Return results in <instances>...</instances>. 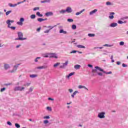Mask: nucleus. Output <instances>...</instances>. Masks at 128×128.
I'll use <instances>...</instances> for the list:
<instances>
[{"instance_id":"1","label":"nucleus","mask_w":128,"mask_h":128,"mask_svg":"<svg viewBox=\"0 0 128 128\" xmlns=\"http://www.w3.org/2000/svg\"><path fill=\"white\" fill-rule=\"evenodd\" d=\"M6 22L8 25V28H10V30H16L15 26H12V22H14V20H6Z\"/></svg>"},{"instance_id":"2","label":"nucleus","mask_w":128,"mask_h":128,"mask_svg":"<svg viewBox=\"0 0 128 128\" xmlns=\"http://www.w3.org/2000/svg\"><path fill=\"white\" fill-rule=\"evenodd\" d=\"M18 40H26V38H23L24 34L22 32H18Z\"/></svg>"},{"instance_id":"3","label":"nucleus","mask_w":128,"mask_h":128,"mask_svg":"<svg viewBox=\"0 0 128 128\" xmlns=\"http://www.w3.org/2000/svg\"><path fill=\"white\" fill-rule=\"evenodd\" d=\"M24 90V87L16 86L14 88V92H17L18 90L22 92Z\"/></svg>"},{"instance_id":"4","label":"nucleus","mask_w":128,"mask_h":128,"mask_svg":"<svg viewBox=\"0 0 128 128\" xmlns=\"http://www.w3.org/2000/svg\"><path fill=\"white\" fill-rule=\"evenodd\" d=\"M104 114H106V112H100L98 114V118H106Z\"/></svg>"},{"instance_id":"5","label":"nucleus","mask_w":128,"mask_h":128,"mask_svg":"<svg viewBox=\"0 0 128 128\" xmlns=\"http://www.w3.org/2000/svg\"><path fill=\"white\" fill-rule=\"evenodd\" d=\"M24 22V19L22 18H20V22H17V24H18L19 26H22L23 22Z\"/></svg>"},{"instance_id":"6","label":"nucleus","mask_w":128,"mask_h":128,"mask_svg":"<svg viewBox=\"0 0 128 128\" xmlns=\"http://www.w3.org/2000/svg\"><path fill=\"white\" fill-rule=\"evenodd\" d=\"M49 58H58L56 54L54 53H50Z\"/></svg>"},{"instance_id":"7","label":"nucleus","mask_w":128,"mask_h":128,"mask_svg":"<svg viewBox=\"0 0 128 128\" xmlns=\"http://www.w3.org/2000/svg\"><path fill=\"white\" fill-rule=\"evenodd\" d=\"M95 68H96V70H100V72H104V74H106V72L104 70H102V68H100V67L96 66H95Z\"/></svg>"},{"instance_id":"8","label":"nucleus","mask_w":128,"mask_h":128,"mask_svg":"<svg viewBox=\"0 0 128 128\" xmlns=\"http://www.w3.org/2000/svg\"><path fill=\"white\" fill-rule=\"evenodd\" d=\"M48 20V18H38L37 19V20H38V22H44V20Z\"/></svg>"},{"instance_id":"9","label":"nucleus","mask_w":128,"mask_h":128,"mask_svg":"<svg viewBox=\"0 0 128 128\" xmlns=\"http://www.w3.org/2000/svg\"><path fill=\"white\" fill-rule=\"evenodd\" d=\"M10 68V66L8 64H4V70H8V68Z\"/></svg>"},{"instance_id":"10","label":"nucleus","mask_w":128,"mask_h":128,"mask_svg":"<svg viewBox=\"0 0 128 128\" xmlns=\"http://www.w3.org/2000/svg\"><path fill=\"white\" fill-rule=\"evenodd\" d=\"M75 70H80V65L76 64L74 66Z\"/></svg>"},{"instance_id":"11","label":"nucleus","mask_w":128,"mask_h":128,"mask_svg":"<svg viewBox=\"0 0 128 128\" xmlns=\"http://www.w3.org/2000/svg\"><path fill=\"white\" fill-rule=\"evenodd\" d=\"M68 64V60L65 63H64L62 66H61L60 68H64V66H66Z\"/></svg>"},{"instance_id":"12","label":"nucleus","mask_w":128,"mask_h":128,"mask_svg":"<svg viewBox=\"0 0 128 128\" xmlns=\"http://www.w3.org/2000/svg\"><path fill=\"white\" fill-rule=\"evenodd\" d=\"M66 10L67 12H72V8H70V7H68Z\"/></svg>"},{"instance_id":"13","label":"nucleus","mask_w":128,"mask_h":128,"mask_svg":"<svg viewBox=\"0 0 128 128\" xmlns=\"http://www.w3.org/2000/svg\"><path fill=\"white\" fill-rule=\"evenodd\" d=\"M98 12V10L94 9V10L91 11V12H90V15L94 14H95V12Z\"/></svg>"},{"instance_id":"14","label":"nucleus","mask_w":128,"mask_h":128,"mask_svg":"<svg viewBox=\"0 0 128 128\" xmlns=\"http://www.w3.org/2000/svg\"><path fill=\"white\" fill-rule=\"evenodd\" d=\"M117 26H118V24L113 22L110 24V26H111V28H114Z\"/></svg>"},{"instance_id":"15","label":"nucleus","mask_w":128,"mask_h":128,"mask_svg":"<svg viewBox=\"0 0 128 128\" xmlns=\"http://www.w3.org/2000/svg\"><path fill=\"white\" fill-rule=\"evenodd\" d=\"M60 34H68V32H66V31H64V30H60Z\"/></svg>"},{"instance_id":"16","label":"nucleus","mask_w":128,"mask_h":128,"mask_svg":"<svg viewBox=\"0 0 128 128\" xmlns=\"http://www.w3.org/2000/svg\"><path fill=\"white\" fill-rule=\"evenodd\" d=\"M43 58H48L50 56V53H46L42 54Z\"/></svg>"},{"instance_id":"17","label":"nucleus","mask_w":128,"mask_h":128,"mask_svg":"<svg viewBox=\"0 0 128 128\" xmlns=\"http://www.w3.org/2000/svg\"><path fill=\"white\" fill-rule=\"evenodd\" d=\"M78 88H85V90H88V88H86L85 86H82V85H80L78 86Z\"/></svg>"},{"instance_id":"18","label":"nucleus","mask_w":128,"mask_h":128,"mask_svg":"<svg viewBox=\"0 0 128 128\" xmlns=\"http://www.w3.org/2000/svg\"><path fill=\"white\" fill-rule=\"evenodd\" d=\"M52 12H48L46 13V16H52Z\"/></svg>"},{"instance_id":"19","label":"nucleus","mask_w":128,"mask_h":128,"mask_svg":"<svg viewBox=\"0 0 128 128\" xmlns=\"http://www.w3.org/2000/svg\"><path fill=\"white\" fill-rule=\"evenodd\" d=\"M48 68V66H40L38 67L37 68H38V70H42V68Z\"/></svg>"},{"instance_id":"20","label":"nucleus","mask_w":128,"mask_h":128,"mask_svg":"<svg viewBox=\"0 0 128 128\" xmlns=\"http://www.w3.org/2000/svg\"><path fill=\"white\" fill-rule=\"evenodd\" d=\"M18 66H14V68H16L15 70L13 69V70L9 71V72H11V73L14 72H16V68H18Z\"/></svg>"},{"instance_id":"21","label":"nucleus","mask_w":128,"mask_h":128,"mask_svg":"<svg viewBox=\"0 0 128 128\" xmlns=\"http://www.w3.org/2000/svg\"><path fill=\"white\" fill-rule=\"evenodd\" d=\"M83 12H84V9H83L82 10L79 12H78L76 14V16H78L80 14H82Z\"/></svg>"},{"instance_id":"22","label":"nucleus","mask_w":128,"mask_h":128,"mask_svg":"<svg viewBox=\"0 0 128 128\" xmlns=\"http://www.w3.org/2000/svg\"><path fill=\"white\" fill-rule=\"evenodd\" d=\"M77 48H86V46L82 45H77Z\"/></svg>"},{"instance_id":"23","label":"nucleus","mask_w":128,"mask_h":128,"mask_svg":"<svg viewBox=\"0 0 128 128\" xmlns=\"http://www.w3.org/2000/svg\"><path fill=\"white\" fill-rule=\"evenodd\" d=\"M74 72H71L70 74H69L67 76V78H70V76H74Z\"/></svg>"},{"instance_id":"24","label":"nucleus","mask_w":128,"mask_h":128,"mask_svg":"<svg viewBox=\"0 0 128 128\" xmlns=\"http://www.w3.org/2000/svg\"><path fill=\"white\" fill-rule=\"evenodd\" d=\"M36 16H40V18L42 17V14H40V12H37L36 13Z\"/></svg>"},{"instance_id":"25","label":"nucleus","mask_w":128,"mask_h":128,"mask_svg":"<svg viewBox=\"0 0 128 128\" xmlns=\"http://www.w3.org/2000/svg\"><path fill=\"white\" fill-rule=\"evenodd\" d=\"M50 2V0H43V1H41V2L42 4H44V2Z\"/></svg>"},{"instance_id":"26","label":"nucleus","mask_w":128,"mask_h":128,"mask_svg":"<svg viewBox=\"0 0 128 128\" xmlns=\"http://www.w3.org/2000/svg\"><path fill=\"white\" fill-rule=\"evenodd\" d=\"M36 76H38V75L36 74L30 75V78H36Z\"/></svg>"},{"instance_id":"27","label":"nucleus","mask_w":128,"mask_h":128,"mask_svg":"<svg viewBox=\"0 0 128 128\" xmlns=\"http://www.w3.org/2000/svg\"><path fill=\"white\" fill-rule=\"evenodd\" d=\"M60 63H56V64H54V67L56 68V66H60Z\"/></svg>"},{"instance_id":"28","label":"nucleus","mask_w":128,"mask_h":128,"mask_svg":"<svg viewBox=\"0 0 128 128\" xmlns=\"http://www.w3.org/2000/svg\"><path fill=\"white\" fill-rule=\"evenodd\" d=\"M30 18H32V20H34V19L36 18V15H34V14L31 15Z\"/></svg>"},{"instance_id":"29","label":"nucleus","mask_w":128,"mask_h":128,"mask_svg":"<svg viewBox=\"0 0 128 128\" xmlns=\"http://www.w3.org/2000/svg\"><path fill=\"white\" fill-rule=\"evenodd\" d=\"M68 22H74V20L72 18H68Z\"/></svg>"},{"instance_id":"30","label":"nucleus","mask_w":128,"mask_h":128,"mask_svg":"<svg viewBox=\"0 0 128 128\" xmlns=\"http://www.w3.org/2000/svg\"><path fill=\"white\" fill-rule=\"evenodd\" d=\"M40 10V7H36L33 9V10Z\"/></svg>"},{"instance_id":"31","label":"nucleus","mask_w":128,"mask_h":128,"mask_svg":"<svg viewBox=\"0 0 128 128\" xmlns=\"http://www.w3.org/2000/svg\"><path fill=\"white\" fill-rule=\"evenodd\" d=\"M72 30H76V26L73 24V25H72Z\"/></svg>"},{"instance_id":"32","label":"nucleus","mask_w":128,"mask_h":128,"mask_svg":"<svg viewBox=\"0 0 128 128\" xmlns=\"http://www.w3.org/2000/svg\"><path fill=\"white\" fill-rule=\"evenodd\" d=\"M46 110H50V112H52V108H50V106H47L46 107Z\"/></svg>"},{"instance_id":"33","label":"nucleus","mask_w":128,"mask_h":128,"mask_svg":"<svg viewBox=\"0 0 128 128\" xmlns=\"http://www.w3.org/2000/svg\"><path fill=\"white\" fill-rule=\"evenodd\" d=\"M66 10H62L60 12V14H64V12H66Z\"/></svg>"},{"instance_id":"34","label":"nucleus","mask_w":128,"mask_h":128,"mask_svg":"<svg viewBox=\"0 0 128 128\" xmlns=\"http://www.w3.org/2000/svg\"><path fill=\"white\" fill-rule=\"evenodd\" d=\"M15 126H16L17 128H20V126L18 124H16V123L15 124Z\"/></svg>"},{"instance_id":"35","label":"nucleus","mask_w":128,"mask_h":128,"mask_svg":"<svg viewBox=\"0 0 128 128\" xmlns=\"http://www.w3.org/2000/svg\"><path fill=\"white\" fill-rule=\"evenodd\" d=\"M88 36L92 37V36H94L95 34H88Z\"/></svg>"},{"instance_id":"36","label":"nucleus","mask_w":128,"mask_h":128,"mask_svg":"<svg viewBox=\"0 0 128 128\" xmlns=\"http://www.w3.org/2000/svg\"><path fill=\"white\" fill-rule=\"evenodd\" d=\"M4 90H6V88H3L0 89L1 92H4Z\"/></svg>"},{"instance_id":"37","label":"nucleus","mask_w":128,"mask_h":128,"mask_svg":"<svg viewBox=\"0 0 128 128\" xmlns=\"http://www.w3.org/2000/svg\"><path fill=\"white\" fill-rule=\"evenodd\" d=\"M124 42H120V46H124Z\"/></svg>"},{"instance_id":"38","label":"nucleus","mask_w":128,"mask_h":128,"mask_svg":"<svg viewBox=\"0 0 128 128\" xmlns=\"http://www.w3.org/2000/svg\"><path fill=\"white\" fill-rule=\"evenodd\" d=\"M10 12H12V10H9L7 12H6V16H8L9 14H10Z\"/></svg>"},{"instance_id":"39","label":"nucleus","mask_w":128,"mask_h":128,"mask_svg":"<svg viewBox=\"0 0 128 128\" xmlns=\"http://www.w3.org/2000/svg\"><path fill=\"white\" fill-rule=\"evenodd\" d=\"M24 86H30V83H27L26 84H24Z\"/></svg>"},{"instance_id":"40","label":"nucleus","mask_w":128,"mask_h":128,"mask_svg":"<svg viewBox=\"0 0 128 128\" xmlns=\"http://www.w3.org/2000/svg\"><path fill=\"white\" fill-rule=\"evenodd\" d=\"M32 90H34L33 87H30L29 89V92H32Z\"/></svg>"},{"instance_id":"41","label":"nucleus","mask_w":128,"mask_h":128,"mask_svg":"<svg viewBox=\"0 0 128 128\" xmlns=\"http://www.w3.org/2000/svg\"><path fill=\"white\" fill-rule=\"evenodd\" d=\"M106 6H110V4H111L110 2H107L106 3Z\"/></svg>"},{"instance_id":"42","label":"nucleus","mask_w":128,"mask_h":128,"mask_svg":"<svg viewBox=\"0 0 128 128\" xmlns=\"http://www.w3.org/2000/svg\"><path fill=\"white\" fill-rule=\"evenodd\" d=\"M44 124H48V120H45L44 122Z\"/></svg>"},{"instance_id":"43","label":"nucleus","mask_w":128,"mask_h":128,"mask_svg":"<svg viewBox=\"0 0 128 128\" xmlns=\"http://www.w3.org/2000/svg\"><path fill=\"white\" fill-rule=\"evenodd\" d=\"M109 18H110V20H112V18H114L113 15L110 16H109Z\"/></svg>"},{"instance_id":"44","label":"nucleus","mask_w":128,"mask_h":128,"mask_svg":"<svg viewBox=\"0 0 128 128\" xmlns=\"http://www.w3.org/2000/svg\"><path fill=\"white\" fill-rule=\"evenodd\" d=\"M7 124H8V126H12V122H10V121L7 122Z\"/></svg>"},{"instance_id":"45","label":"nucleus","mask_w":128,"mask_h":128,"mask_svg":"<svg viewBox=\"0 0 128 128\" xmlns=\"http://www.w3.org/2000/svg\"><path fill=\"white\" fill-rule=\"evenodd\" d=\"M122 66H123V68H126V66H128L124 64H122Z\"/></svg>"},{"instance_id":"46","label":"nucleus","mask_w":128,"mask_h":128,"mask_svg":"<svg viewBox=\"0 0 128 128\" xmlns=\"http://www.w3.org/2000/svg\"><path fill=\"white\" fill-rule=\"evenodd\" d=\"M104 46H108L109 48H110V46H112V45H108V44H106L104 45Z\"/></svg>"},{"instance_id":"47","label":"nucleus","mask_w":128,"mask_h":128,"mask_svg":"<svg viewBox=\"0 0 128 128\" xmlns=\"http://www.w3.org/2000/svg\"><path fill=\"white\" fill-rule=\"evenodd\" d=\"M44 119H48L50 118V116H46L44 117Z\"/></svg>"},{"instance_id":"48","label":"nucleus","mask_w":128,"mask_h":128,"mask_svg":"<svg viewBox=\"0 0 128 128\" xmlns=\"http://www.w3.org/2000/svg\"><path fill=\"white\" fill-rule=\"evenodd\" d=\"M44 34H48V32H50V30L44 31Z\"/></svg>"},{"instance_id":"49","label":"nucleus","mask_w":128,"mask_h":128,"mask_svg":"<svg viewBox=\"0 0 128 128\" xmlns=\"http://www.w3.org/2000/svg\"><path fill=\"white\" fill-rule=\"evenodd\" d=\"M48 28H50L49 30H52V28H54V26H48Z\"/></svg>"},{"instance_id":"50","label":"nucleus","mask_w":128,"mask_h":128,"mask_svg":"<svg viewBox=\"0 0 128 128\" xmlns=\"http://www.w3.org/2000/svg\"><path fill=\"white\" fill-rule=\"evenodd\" d=\"M118 24H124V22H122V20H118Z\"/></svg>"},{"instance_id":"51","label":"nucleus","mask_w":128,"mask_h":128,"mask_svg":"<svg viewBox=\"0 0 128 128\" xmlns=\"http://www.w3.org/2000/svg\"><path fill=\"white\" fill-rule=\"evenodd\" d=\"M78 91H75L74 92H73V94H74V96H76V94H78Z\"/></svg>"},{"instance_id":"52","label":"nucleus","mask_w":128,"mask_h":128,"mask_svg":"<svg viewBox=\"0 0 128 128\" xmlns=\"http://www.w3.org/2000/svg\"><path fill=\"white\" fill-rule=\"evenodd\" d=\"M98 72V70H93L92 71V72Z\"/></svg>"},{"instance_id":"53","label":"nucleus","mask_w":128,"mask_h":128,"mask_svg":"<svg viewBox=\"0 0 128 128\" xmlns=\"http://www.w3.org/2000/svg\"><path fill=\"white\" fill-rule=\"evenodd\" d=\"M48 100H54V98H48Z\"/></svg>"},{"instance_id":"54","label":"nucleus","mask_w":128,"mask_h":128,"mask_svg":"<svg viewBox=\"0 0 128 128\" xmlns=\"http://www.w3.org/2000/svg\"><path fill=\"white\" fill-rule=\"evenodd\" d=\"M76 50H73L71 52V54H76Z\"/></svg>"},{"instance_id":"55","label":"nucleus","mask_w":128,"mask_h":128,"mask_svg":"<svg viewBox=\"0 0 128 128\" xmlns=\"http://www.w3.org/2000/svg\"><path fill=\"white\" fill-rule=\"evenodd\" d=\"M68 92H72L73 90H72V89H69Z\"/></svg>"},{"instance_id":"56","label":"nucleus","mask_w":128,"mask_h":128,"mask_svg":"<svg viewBox=\"0 0 128 128\" xmlns=\"http://www.w3.org/2000/svg\"><path fill=\"white\" fill-rule=\"evenodd\" d=\"M22 3H24V2H18L17 4H22Z\"/></svg>"},{"instance_id":"57","label":"nucleus","mask_w":128,"mask_h":128,"mask_svg":"<svg viewBox=\"0 0 128 128\" xmlns=\"http://www.w3.org/2000/svg\"><path fill=\"white\" fill-rule=\"evenodd\" d=\"M106 74H112V72H106Z\"/></svg>"},{"instance_id":"58","label":"nucleus","mask_w":128,"mask_h":128,"mask_svg":"<svg viewBox=\"0 0 128 128\" xmlns=\"http://www.w3.org/2000/svg\"><path fill=\"white\" fill-rule=\"evenodd\" d=\"M88 66L89 68H92V64H88Z\"/></svg>"},{"instance_id":"59","label":"nucleus","mask_w":128,"mask_h":128,"mask_svg":"<svg viewBox=\"0 0 128 128\" xmlns=\"http://www.w3.org/2000/svg\"><path fill=\"white\" fill-rule=\"evenodd\" d=\"M98 76H102V73H100V72H98Z\"/></svg>"},{"instance_id":"60","label":"nucleus","mask_w":128,"mask_h":128,"mask_svg":"<svg viewBox=\"0 0 128 128\" xmlns=\"http://www.w3.org/2000/svg\"><path fill=\"white\" fill-rule=\"evenodd\" d=\"M9 6L11 7H14V5H12V4H9Z\"/></svg>"},{"instance_id":"61","label":"nucleus","mask_w":128,"mask_h":128,"mask_svg":"<svg viewBox=\"0 0 128 128\" xmlns=\"http://www.w3.org/2000/svg\"><path fill=\"white\" fill-rule=\"evenodd\" d=\"M116 64H118V65L120 64V62H117Z\"/></svg>"},{"instance_id":"62","label":"nucleus","mask_w":128,"mask_h":128,"mask_svg":"<svg viewBox=\"0 0 128 128\" xmlns=\"http://www.w3.org/2000/svg\"><path fill=\"white\" fill-rule=\"evenodd\" d=\"M112 14H114V12H112L110 13V16H112Z\"/></svg>"},{"instance_id":"63","label":"nucleus","mask_w":128,"mask_h":128,"mask_svg":"<svg viewBox=\"0 0 128 128\" xmlns=\"http://www.w3.org/2000/svg\"><path fill=\"white\" fill-rule=\"evenodd\" d=\"M40 28H39L37 29V32H40Z\"/></svg>"},{"instance_id":"64","label":"nucleus","mask_w":128,"mask_h":128,"mask_svg":"<svg viewBox=\"0 0 128 128\" xmlns=\"http://www.w3.org/2000/svg\"><path fill=\"white\" fill-rule=\"evenodd\" d=\"M16 6H18V4H14L13 5V7Z\"/></svg>"}]
</instances>
